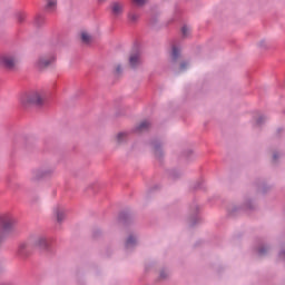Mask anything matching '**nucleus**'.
Segmentation results:
<instances>
[{"instance_id": "1", "label": "nucleus", "mask_w": 285, "mask_h": 285, "mask_svg": "<svg viewBox=\"0 0 285 285\" xmlns=\"http://www.w3.org/2000/svg\"><path fill=\"white\" fill-rule=\"evenodd\" d=\"M46 101V91L43 89H35L28 92H24L20 96V104L22 106H42Z\"/></svg>"}, {"instance_id": "2", "label": "nucleus", "mask_w": 285, "mask_h": 285, "mask_svg": "<svg viewBox=\"0 0 285 285\" xmlns=\"http://www.w3.org/2000/svg\"><path fill=\"white\" fill-rule=\"evenodd\" d=\"M48 240L43 237H31L27 243H22L19 246L20 253L23 250H30L31 248H46Z\"/></svg>"}, {"instance_id": "3", "label": "nucleus", "mask_w": 285, "mask_h": 285, "mask_svg": "<svg viewBox=\"0 0 285 285\" xmlns=\"http://www.w3.org/2000/svg\"><path fill=\"white\" fill-rule=\"evenodd\" d=\"M17 63H19V58L14 53H4L0 56V66L8 70H12Z\"/></svg>"}, {"instance_id": "4", "label": "nucleus", "mask_w": 285, "mask_h": 285, "mask_svg": "<svg viewBox=\"0 0 285 285\" xmlns=\"http://www.w3.org/2000/svg\"><path fill=\"white\" fill-rule=\"evenodd\" d=\"M16 220L9 215L0 216V239L3 236L4 230H8L11 226H14Z\"/></svg>"}, {"instance_id": "5", "label": "nucleus", "mask_w": 285, "mask_h": 285, "mask_svg": "<svg viewBox=\"0 0 285 285\" xmlns=\"http://www.w3.org/2000/svg\"><path fill=\"white\" fill-rule=\"evenodd\" d=\"M53 61L55 56H41L36 61V66L37 68H39V70H43V68H48V66H50V63H52Z\"/></svg>"}, {"instance_id": "6", "label": "nucleus", "mask_w": 285, "mask_h": 285, "mask_svg": "<svg viewBox=\"0 0 285 285\" xmlns=\"http://www.w3.org/2000/svg\"><path fill=\"white\" fill-rule=\"evenodd\" d=\"M110 10H111L112 17H115V19H119V17L124 14V3L119 1L112 2L110 4Z\"/></svg>"}, {"instance_id": "7", "label": "nucleus", "mask_w": 285, "mask_h": 285, "mask_svg": "<svg viewBox=\"0 0 285 285\" xmlns=\"http://www.w3.org/2000/svg\"><path fill=\"white\" fill-rule=\"evenodd\" d=\"M129 63L131 68H137L139 63H141V55L139 53H132L129 58Z\"/></svg>"}, {"instance_id": "8", "label": "nucleus", "mask_w": 285, "mask_h": 285, "mask_svg": "<svg viewBox=\"0 0 285 285\" xmlns=\"http://www.w3.org/2000/svg\"><path fill=\"white\" fill-rule=\"evenodd\" d=\"M46 10L47 12H55L57 10V0H47Z\"/></svg>"}, {"instance_id": "9", "label": "nucleus", "mask_w": 285, "mask_h": 285, "mask_svg": "<svg viewBox=\"0 0 285 285\" xmlns=\"http://www.w3.org/2000/svg\"><path fill=\"white\" fill-rule=\"evenodd\" d=\"M55 215L57 217V222L59 223H61V220L66 218V212L61 210V208L59 207L55 209Z\"/></svg>"}, {"instance_id": "10", "label": "nucleus", "mask_w": 285, "mask_h": 285, "mask_svg": "<svg viewBox=\"0 0 285 285\" xmlns=\"http://www.w3.org/2000/svg\"><path fill=\"white\" fill-rule=\"evenodd\" d=\"M128 19L131 23H135V21H139V13L131 11L128 13Z\"/></svg>"}, {"instance_id": "11", "label": "nucleus", "mask_w": 285, "mask_h": 285, "mask_svg": "<svg viewBox=\"0 0 285 285\" xmlns=\"http://www.w3.org/2000/svg\"><path fill=\"white\" fill-rule=\"evenodd\" d=\"M81 41L83 43H90V41H92V37L88 32H82L81 33Z\"/></svg>"}, {"instance_id": "12", "label": "nucleus", "mask_w": 285, "mask_h": 285, "mask_svg": "<svg viewBox=\"0 0 285 285\" xmlns=\"http://www.w3.org/2000/svg\"><path fill=\"white\" fill-rule=\"evenodd\" d=\"M148 128H150V122H148V120L140 122V125L138 126L139 131L148 130Z\"/></svg>"}, {"instance_id": "13", "label": "nucleus", "mask_w": 285, "mask_h": 285, "mask_svg": "<svg viewBox=\"0 0 285 285\" xmlns=\"http://www.w3.org/2000/svg\"><path fill=\"white\" fill-rule=\"evenodd\" d=\"M137 244V239H135L132 236H129L126 242V248H130L131 246H135Z\"/></svg>"}, {"instance_id": "14", "label": "nucleus", "mask_w": 285, "mask_h": 285, "mask_svg": "<svg viewBox=\"0 0 285 285\" xmlns=\"http://www.w3.org/2000/svg\"><path fill=\"white\" fill-rule=\"evenodd\" d=\"M124 139H126V132H119L117 136H116V141L118 144H121V141H124Z\"/></svg>"}, {"instance_id": "15", "label": "nucleus", "mask_w": 285, "mask_h": 285, "mask_svg": "<svg viewBox=\"0 0 285 285\" xmlns=\"http://www.w3.org/2000/svg\"><path fill=\"white\" fill-rule=\"evenodd\" d=\"M171 57H173L174 61H176L177 57H179V49L177 47H173Z\"/></svg>"}, {"instance_id": "16", "label": "nucleus", "mask_w": 285, "mask_h": 285, "mask_svg": "<svg viewBox=\"0 0 285 285\" xmlns=\"http://www.w3.org/2000/svg\"><path fill=\"white\" fill-rule=\"evenodd\" d=\"M134 6H138L141 8V6H145L148 0H131Z\"/></svg>"}, {"instance_id": "17", "label": "nucleus", "mask_w": 285, "mask_h": 285, "mask_svg": "<svg viewBox=\"0 0 285 285\" xmlns=\"http://www.w3.org/2000/svg\"><path fill=\"white\" fill-rule=\"evenodd\" d=\"M258 46H259V48H268V41H266V40H261V41L258 42Z\"/></svg>"}, {"instance_id": "18", "label": "nucleus", "mask_w": 285, "mask_h": 285, "mask_svg": "<svg viewBox=\"0 0 285 285\" xmlns=\"http://www.w3.org/2000/svg\"><path fill=\"white\" fill-rule=\"evenodd\" d=\"M181 32L184 37H188V32H190V29L188 27H183Z\"/></svg>"}, {"instance_id": "19", "label": "nucleus", "mask_w": 285, "mask_h": 285, "mask_svg": "<svg viewBox=\"0 0 285 285\" xmlns=\"http://www.w3.org/2000/svg\"><path fill=\"white\" fill-rule=\"evenodd\" d=\"M26 20V13H18V21L19 23H22V21Z\"/></svg>"}, {"instance_id": "20", "label": "nucleus", "mask_w": 285, "mask_h": 285, "mask_svg": "<svg viewBox=\"0 0 285 285\" xmlns=\"http://www.w3.org/2000/svg\"><path fill=\"white\" fill-rule=\"evenodd\" d=\"M186 68H188V63L183 62V63L180 65V70H186Z\"/></svg>"}, {"instance_id": "21", "label": "nucleus", "mask_w": 285, "mask_h": 285, "mask_svg": "<svg viewBox=\"0 0 285 285\" xmlns=\"http://www.w3.org/2000/svg\"><path fill=\"white\" fill-rule=\"evenodd\" d=\"M154 150H155V154L157 155V153L159 151V147L155 146Z\"/></svg>"}, {"instance_id": "22", "label": "nucleus", "mask_w": 285, "mask_h": 285, "mask_svg": "<svg viewBox=\"0 0 285 285\" xmlns=\"http://www.w3.org/2000/svg\"><path fill=\"white\" fill-rule=\"evenodd\" d=\"M259 255H264V249L258 250Z\"/></svg>"}, {"instance_id": "23", "label": "nucleus", "mask_w": 285, "mask_h": 285, "mask_svg": "<svg viewBox=\"0 0 285 285\" xmlns=\"http://www.w3.org/2000/svg\"><path fill=\"white\" fill-rule=\"evenodd\" d=\"M99 1V3H104V1H106V0H98Z\"/></svg>"}, {"instance_id": "24", "label": "nucleus", "mask_w": 285, "mask_h": 285, "mask_svg": "<svg viewBox=\"0 0 285 285\" xmlns=\"http://www.w3.org/2000/svg\"><path fill=\"white\" fill-rule=\"evenodd\" d=\"M257 124H262V120H257Z\"/></svg>"}, {"instance_id": "25", "label": "nucleus", "mask_w": 285, "mask_h": 285, "mask_svg": "<svg viewBox=\"0 0 285 285\" xmlns=\"http://www.w3.org/2000/svg\"><path fill=\"white\" fill-rule=\"evenodd\" d=\"M274 159H277V156H276V155H274Z\"/></svg>"}, {"instance_id": "26", "label": "nucleus", "mask_w": 285, "mask_h": 285, "mask_svg": "<svg viewBox=\"0 0 285 285\" xmlns=\"http://www.w3.org/2000/svg\"><path fill=\"white\" fill-rule=\"evenodd\" d=\"M117 70H118V72H119V70H120V67H118V68H117Z\"/></svg>"}, {"instance_id": "27", "label": "nucleus", "mask_w": 285, "mask_h": 285, "mask_svg": "<svg viewBox=\"0 0 285 285\" xmlns=\"http://www.w3.org/2000/svg\"><path fill=\"white\" fill-rule=\"evenodd\" d=\"M261 119H264V117H261Z\"/></svg>"}]
</instances>
